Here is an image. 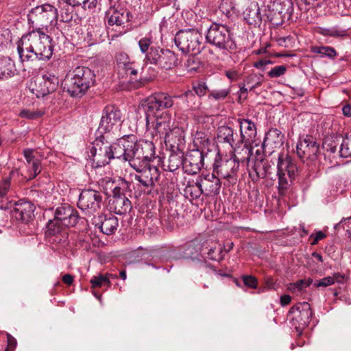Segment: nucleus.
Here are the masks:
<instances>
[{
  "label": "nucleus",
  "mask_w": 351,
  "mask_h": 351,
  "mask_svg": "<svg viewBox=\"0 0 351 351\" xmlns=\"http://www.w3.org/2000/svg\"><path fill=\"white\" fill-rule=\"evenodd\" d=\"M17 53L21 62L34 59L48 61L52 57L54 45L52 38L42 28H33L17 41Z\"/></svg>",
  "instance_id": "nucleus-1"
},
{
  "label": "nucleus",
  "mask_w": 351,
  "mask_h": 351,
  "mask_svg": "<svg viewBox=\"0 0 351 351\" xmlns=\"http://www.w3.org/2000/svg\"><path fill=\"white\" fill-rule=\"evenodd\" d=\"M155 158V145L151 143L148 147H144V152L138 158V167L130 166L137 173L134 178L138 181L136 197L141 194L151 195L156 191V183L158 182L160 172L159 169L149 162Z\"/></svg>",
  "instance_id": "nucleus-2"
},
{
  "label": "nucleus",
  "mask_w": 351,
  "mask_h": 351,
  "mask_svg": "<svg viewBox=\"0 0 351 351\" xmlns=\"http://www.w3.org/2000/svg\"><path fill=\"white\" fill-rule=\"evenodd\" d=\"M150 141L138 140L134 134L124 135L110 143L112 159L117 158L128 161L130 166L138 167V158L144 152V147H148Z\"/></svg>",
  "instance_id": "nucleus-3"
},
{
  "label": "nucleus",
  "mask_w": 351,
  "mask_h": 351,
  "mask_svg": "<svg viewBox=\"0 0 351 351\" xmlns=\"http://www.w3.org/2000/svg\"><path fill=\"white\" fill-rule=\"evenodd\" d=\"M116 69L118 77L129 84L130 88L137 89L144 85V81L138 77L143 67L132 60L125 52L120 51L115 56Z\"/></svg>",
  "instance_id": "nucleus-4"
},
{
  "label": "nucleus",
  "mask_w": 351,
  "mask_h": 351,
  "mask_svg": "<svg viewBox=\"0 0 351 351\" xmlns=\"http://www.w3.org/2000/svg\"><path fill=\"white\" fill-rule=\"evenodd\" d=\"M95 83V74L90 68L79 66L75 67L65 80L66 91L72 97L84 95Z\"/></svg>",
  "instance_id": "nucleus-5"
},
{
  "label": "nucleus",
  "mask_w": 351,
  "mask_h": 351,
  "mask_svg": "<svg viewBox=\"0 0 351 351\" xmlns=\"http://www.w3.org/2000/svg\"><path fill=\"white\" fill-rule=\"evenodd\" d=\"M146 132L151 136L152 141H171V130L174 122L170 113L146 114Z\"/></svg>",
  "instance_id": "nucleus-6"
},
{
  "label": "nucleus",
  "mask_w": 351,
  "mask_h": 351,
  "mask_svg": "<svg viewBox=\"0 0 351 351\" xmlns=\"http://www.w3.org/2000/svg\"><path fill=\"white\" fill-rule=\"evenodd\" d=\"M206 41L223 54L232 53L237 49L233 34L226 25L213 23L206 34Z\"/></svg>",
  "instance_id": "nucleus-7"
},
{
  "label": "nucleus",
  "mask_w": 351,
  "mask_h": 351,
  "mask_svg": "<svg viewBox=\"0 0 351 351\" xmlns=\"http://www.w3.org/2000/svg\"><path fill=\"white\" fill-rule=\"evenodd\" d=\"M202 36L197 29L179 30L174 38L177 47L184 53L201 52L202 47Z\"/></svg>",
  "instance_id": "nucleus-8"
},
{
  "label": "nucleus",
  "mask_w": 351,
  "mask_h": 351,
  "mask_svg": "<svg viewBox=\"0 0 351 351\" xmlns=\"http://www.w3.org/2000/svg\"><path fill=\"white\" fill-rule=\"evenodd\" d=\"M58 10L49 3H45L32 8L27 14L28 23L32 28L47 29L49 25L58 19Z\"/></svg>",
  "instance_id": "nucleus-9"
},
{
  "label": "nucleus",
  "mask_w": 351,
  "mask_h": 351,
  "mask_svg": "<svg viewBox=\"0 0 351 351\" xmlns=\"http://www.w3.org/2000/svg\"><path fill=\"white\" fill-rule=\"evenodd\" d=\"M144 60L165 71L176 68L180 63L178 55L174 51L159 46L151 47Z\"/></svg>",
  "instance_id": "nucleus-10"
},
{
  "label": "nucleus",
  "mask_w": 351,
  "mask_h": 351,
  "mask_svg": "<svg viewBox=\"0 0 351 351\" xmlns=\"http://www.w3.org/2000/svg\"><path fill=\"white\" fill-rule=\"evenodd\" d=\"M103 204L101 193L93 189H84L79 196L77 206L86 215L91 216L99 212Z\"/></svg>",
  "instance_id": "nucleus-11"
},
{
  "label": "nucleus",
  "mask_w": 351,
  "mask_h": 351,
  "mask_svg": "<svg viewBox=\"0 0 351 351\" xmlns=\"http://www.w3.org/2000/svg\"><path fill=\"white\" fill-rule=\"evenodd\" d=\"M90 154L95 167H104L112 160L110 143L105 138L104 135L99 136L93 142Z\"/></svg>",
  "instance_id": "nucleus-12"
},
{
  "label": "nucleus",
  "mask_w": 351,
  "mask_h": 351,
  "mask_svg": "<svg viewBox=\"0 0 351 351\" xmlns=\"http://www.w3.org/2000/svg\"><path fill=\"white\" fill-rule=\"evenodd\" d=\"M58 85V77L53 73H46L31 83V90L38 98L43 97L53 93Z\"/></svg>",
  "instance_id": "nucleus-13"
},
{
  "label": "nucleus",
  "mask_w": 351,
  "mask_h": 351,
  "mask_svg": "<svg viewBox=\"0 0 351 351\" xmlns=\"http://www.w3.org/2000/svg\"><path fill=\"white\" fill-rule=\"evenodd\" d=\"M289 313L293 314L291 325L299 333L308 325L313 316L311 306L306 302L298 303L291 307Z\"/></svg>",
  "instance_id": "nucleus-14"
},
{
  "label": "nucleus",
  "mask_w": 351,
  "mask_h": 351,
  "mask_svg": "<svg viewBox=\"0 0 351 351\" xmlns=\"http://www.w3.org/2000/svg\"><path fill=\"white\" fill-rule=\"evenodd\" d=\"M121 122V111L117 106L109 105L106 106L102 111L99 128L105 132H114L118 130Z\"/></svg>",
  "instance_id": "nucleus-15"
},
{
  "label": "nucleus",
  "mask_w": 351,
  "mask_h": 351,
  "mask_svg": "<svg viewBox=\"0 0 351 351\" xmlns=\"http://www.w3.org/2000/svg\"><path fill=\"white\" fill-rule=\"evenodd\" d=\"M171 96L165 93H155L148 97L144 101V108L146 114H159L158 111L169 108L173 105Z\"/></svg>",
  "instance_id": "nucleus-16"
},
{
  "label": "nucleus",
  "mask_w": 351,
  "mask_h": 351,
  "mask_svg": "<svg viewBox=\"0 0 351 351\" xmlns=\"http://www.w3.org/2000/svg\"><path fill=\"white\" fill-rule=\"evenodd\" d=\"M296 152L300 158L314 161L317 158L319 153V145L315 137L306 135L303 138H300L296 146Z\"/></svg>",
  "instance_id": "nucleus-17"
},
{
  "label": "nucleus",
  "mask_w": 351,
  "mask_h": 351,
  "mask_svg": "<svg viewBox=\"0 0 351 351\" xmlns=\"http://www.w3.org/2000/svg\"><path fill=\"white\" fill-rule=\"evenodd\" d=\"M208 247V241L196 239L180 246L178 249L180 255L186 259L199 260L203 257L204 249Z\"/></svg>",
  "instance_id": "nucleus-18"
},
{
  "label": "nucleus",
  "mask_w": 351,
  "mask_h": 351,
  "mask_svg": "<svg viewBox=\"0 0 351 351\" xmlns=\"http://www.w3.org/2000/svg\"><path fill=\"white\" fill-rule=\"evenodd\" d=\"M239 167V162L232 156L230 159L221 162L220 165H217V162L215 161L213 165V172L227 180L229 184H234L237 180Z\"/></svg>",
  "instance_id": "nucleus-19"
},
{
  "label": "nucleus",
  "mask_w": 351,
  "mask_h": 351,
  "mask_svg": "<svg viewBox=\"0 0 351 351\" xmlns=\"http://www.w3.org/2000/svg\"><path fill=\"white\" fill-rule=\"evenodd\" d=\"M54 217L64 227H74L81 219L77 210L67 204L57 207Z\"/></svg>",
  "instance_id": "nucleus-20"
},
{
  "label": "nucleus",
  "mask_w": 351,
  "mask_h": 351,
  "mask_svg": "<svg viewBox=\"0 0 351 351\" xmlns=\"http://www.w3.org/2000/svg\"><path fill=\"white\" fill-rule=\"evenodd\" d=\"M292 0H271L268 5V14L265 16L268 21H273L279 15L280 18L289 17L293 12Z\"/></svg>",
  "instance_id": "nucleus-21"
},
{
  "label": "nucleus",
  "mask_w": 351,
  "mask_h": 351,
  "mask_svg": "<svg viewBox=\"0 0 351 351\" xmlns=\"http://www.w3.org/2000/svg\"><path fill=\"white\" fill-rule=\"evenodd\" d=\"M105 19L108 25L121 26L126 23L131 22L133 19V15L127 9H117L113 5H110L106 12Z\"/></svg>",
  "instance_id": "nucleus-22"
},
{
  "label": "nucleus",
  "mask_w": 351,
  "mask_h": 351,
  "mask_svg": "<svg viewBox=\"0 0 351 351\" xmlns=\"http://www.w3.org/2000/svg\"><path fill=\"white\" fill-rule=\"evenodd\" d=\"M203 151L193 149L186 153L184 158V170L191 175L197 173L204 165Z\"/></svg>",
  "instance_id": "nucleus-23"
},
{
  "label": "nucleus",
  "mask_w": 351,
  "mask_h": 351,
  "mask_svg": "<svg viewBox=\"0 0 351 351\" xmlns=\"http://www.w3.org/2000/svg\"><path fill=\"white\" fill-rule=\"evenodd\" d=\"M93 224L99 228L100 231L104 234L110 235L116 232L119 221L117 217L109 213L108 215H101L97 217H94Z\"/></svg>",
  "instance_id": "nucleus-24"
},
{
  "label": "nucleus",
  "mask_w": 351,
  "mask_h": 351,
  "mask_svg": "<svg viewBox=\"0 0 351 351\" xmlns=\"http://www.w3.org/2000/svg\"><path fill=\"white\" fill-rule=\"evenodd\" d=\"M35 206L30 202L20 200L15 204L12 213L17 220L28 223L34 217Z\"/></svg>",
  "instance_id": "nucleus-25"
},
{
  "label": "nucleus",
  "mask_w": 351,
  "mask_h": 351,
  "mask_svg": "<svg viewBox=\"0 0 351 351\" xmlns=\"http://www.w3.org/2000/svg\"><path fill=\"white\" fill-rule=\"evenodd\" d=\"M240 139L241 143H254L257 134L255 123L249 119H239Z\"/></svg>",
  "instance_id": "nucleus-26"
},
{
  "label": "nucleus",
  "mask_w": 351,
  "mask_h": 351,
  "mask_svg": "<svg viewBox=\"0 0 351 351\" xmlns=\"http://www.w3.org/2000/svg\"><path fill=\"white\" fill-rule=\"evenodd\" d=\"M213 173L202 174L199 177L200 186H202L206 196L216 195L219 193L221 188L220 179Z\"/></svg>",
  "instance_id": "nucleus-27"
},
{
  "label": "nucleus",
  "mask_w": 351,
  "mask_h": 351,
  "mask_svg": "<svg viewBox=\"0 0 351 351\" xmlns=\"http://www.w3.org/2000/svg\"><path fill=\"white\" fill-rule=\"evenodd\" d=\"M110 208L114 213L121 215L130 212L132 206L131 201L126 195L112 194V198L110 201Z\"/></svg>",
  "instance_id": "nucleus-28"
},
{
  "label": "nucleus",
  "mask_w": 351,
  "mask_h": 351,
  "mask_svg": "<svg viewBox=\"0 0 351 351\" xmlns=\"http://www.w3.org/2000/svg\"><path fill=\"white\" fill-rule=\"evenodd\" d=\"M63 226L58 220L54 218L49 221L46 226L45 235L53 243H60L65 238V232Z\"/></svg>",
  "instance_id": "nucleus-29"
},
{
  "label": "nucleus",
  "mask_w": 351,
  "mask_h": 351,
  "mask_svg": "<svg viewBox=\"0 0 351 351\" xmlns=\"http://www.w3.org/2000/svg\"><path fill=\"white\" fill-rule=\"evenodd\" d=\"M252 144L241 143V140H238L231 147L233 150L232 157L239 163L248 162L252 155Z\"/></svg>",
  "instance_id": "nucleus-30"
},
{
  "label": "nucleus",
  "mask_w": 351,
  "mask_h": 351,
  "mask_svg": "<svg viewBox=\"0 0 351 351\" xmlns=\"http://www.w3.org/2000/svg\"><path fill=\"white\" fill-rule=\"evenodd\" d=\"M284 135L277 128H271L265 134L263 143V147L266 152L268 149H274L280 147L283 143Z\"/></svg>",
  "instance_id": "nucleus-31"
},
{
  "label": "nucleus",
  "mask_w": 351,
  "mask_h": 351,
  "mask_svg": "<svg viewBox=\"0 0 351 351\" xmlns=\"http://www.w3.org/2000/svg\"><path fill=\"white\" fill-rule=\"evenodd\" d=\"M277 172L296 176L298 167L291 156L281 153L278 158Z\"/></svg>",
  "instance_id": "nucleus-32"
},
{
  "label": "nucleus",
  "mask_w": 351,
  "mask_h": 351,
  "mask_svg": "<svg viewBox=\"0 0 351 351\" xmlns=\"http://www.w3.org/2000/svg\"><path fill=\"white\" fill-rule=\"evenodd\" d=\"M236 134L233 128L228 125L219 126L217 132V139L219 143H226L232 147L237 142L234 138Z\"/></svg>",
  "instance_id": "nucleus-33"
},
{
  "label": "nucleus",
  "mask_w": 351,
  "mask_h": 351,
  "mask_svg": "<svg viewBox=\"0 0 351 351\" xmlns=\"http://www.w3.org/2000/svg\"><path fill=\"white\" fill-rule=\"evenodd\" d=\"M16 73L14 62L9 57L0 58V80H5Z\"/></svg>",
  "instance_id": "nucleus-34"
},
{
  "label": "nucleus",
  "mask_w": 351,
  "mask_h": 351,
  "mask_svg": "<svg viewBox=\"0 0 351 351\" xmlns=\"http://www.w3.org/2000/svg\"><path fill=\"white\" fill-rule=\"evenodd\" d=\"M264 16L261 14V8L257 5L249 8L244 12V19L250 25L259 26Z\"/></svg>",
  "instance_id": "nucleus-35"
},
{
  "label": "nucleus",
  "mask_w": 351,
  "mask_h": 351,
  "mask_svg": "<svg viewBox=\"0 0 351 351\" xmlns=\"http://www.w3.org/2000/svg\"><path fill=\"white\" fill-rule=\"evenodd\" d=\"M317 33L323 36H330L334 38H343L348 36V30L339 26L330 27H318Z\"/></svg>",
  "instance_id": "nucleus-36"
},
{
  "label": "nucleus",
  "mask_w": 351,
  "mask_h": 351,
  "mask_svg": "<svg viewBox=\"0 0 351 351\" xmlns=\"http://www.w3.org/2000/svg\"><path fill=\"white\" fill-rule=\"evenodd\" d=\"M341 138L340 136H330L324 138L323 147L326 151L325 157L330 156L331 154L337 153V147Z\"/></svg>",
  "instance_id": "nucleus-37"
},
{
  "label": "nucleus",
  "mask_w": 351,
  "mask_h": 351,
  "mask_svg": "<svg viewBox=\"0 0 351 351\" xmlns=\"http://www.w3.org/2000/svg\"><path fill=\"white\" fill-rule=\"evenodd\" d=\"M184 192L186 197L189 198L191 201L200 197L204 193V189L202 186H200V182L198 180L196 182L188 184L186 186Z\"/></svg>",
  "instance_id": "nucleus-38"
},
{
  "label": "nucleus",
  "mask_w": 351,
  "mask_h": 351,
  "mask_svg": "<svg viewBox=\"0 0 351 351\" xmlns=\"http://www.w3.org/2000/svg\"><path fill=\"white\" fill-rule=\"evenodd\" d=\"M278 189L280 195H283L285 192L289 189L295 179V176L287 175L285 173H278Z\"/></svg>",
  "instance_id": "nucleus-39"
},
{
  "label": "nucleus",
  "mask_w": 351,
  "mask_h": 351,
  "mask_svg": "<svg viewBox=\"0 0 351 351\" xmlns=\"http://www.w3.org/2000/svg\"><path fill=\"white\" fill-rule=\"evenodd\" d=\"M169 137H171V141H164L166 144L169 143L171 146L179 147L184 143V132L179 127L173 126Z\"/></svg>",
  "instance_id": "nucleus-40"
},
{
  "label": "nucleus",
  "mask_w": 351,
  "mask_h": 351,
  "mask_svg": "<svg viewBox=\"0 0 351 351\" xmlns=\"http://www.w3.org/2000/svg\"><path fill=\"white\" fill-rule=\"evenodd\" d=\"M313 279L311 278L301 279L295 282L290 283L288 289L293 293H302L306 289L313 284Z\"/></svg>",
  "instance_id": "nucleus-41"
},
{
  "label": "nucleus",
  "mask_w": 351,
  "mask_h": 351,
  "mask_svg": "<svg viewBox=\"0 0 351 351\" xmlns=\"http://www.w3.org/2000/svg\"><path fill=\"white\" fill-rule=\"evenodd\" d=\"M266 167L264 165V160H260L255 162L252 170L250 172V176L253 181H257L261 178H266Z\"/></svg>",
  "instance_id": "nucleus-42"
},
{
  "label": "nucleus",
  "mask_w": 351,
  "mask_h": 351,
  "mask_svg": "<svg viewBox=\"0 0 351 351\" xmlns=\"http://www.w3.org/2000/svg\"><path fill=\"white\" fill-rule=\"evenodd\" d=\"M186 102L187 107L192 110L198 108L200 104L199 98L195 95L193 90H187L183 95L179 96Z\"/></svg>",
  "instance_id": "nucleus-43"
},
{
  "label": "nucleus",
  "mask_w": 351,
  "mask_h": 351,
  "mask_svg": "<svg viewBox=\"0 0 351 351\" xmlns=\"http://www.w3.org/2000/svg\"><path fill=\"white\" fill-rule=\"evenodd\" d=\"M132 184L123 178L119 180L118 185L114 186L112 189V194L124 195L127 196L128 193L130 197L132 193Z\"/></svg>",
  "instance_id": "nucleus-44"
},
{
  "label": "nucleus",
  "mask_w": 351,
  "mask_h": 351,
  "mask_svg": "<svg viewBox=\"0 0 351 351\" xmlns=\"http://www.w3.org/2000/svg\"><path fill=\"white\" fill-rule=\"evenodd\" d=\"M264 81V76L259 73H251L244 80V84L249 86V90L260 86Z\"/></svg>",
  "instance_id": "nucleus-45"
},
{
  "label": "nucleus",
  "mask_w": 351,
  "mask_h": 351,
  "mask_svg": "<svg viewBox=\"0 0 351 351\" xmlns=\"http://www.w3.org/2000/svg\"><path fill=\"white\" fill-rule=\"evenodd\" d=\"M113 277L112 274L94 276L90 280V283L91 284V287L93 289L101 287L102 286H107V287H110L111 286V282L110 280L109 277Z\"/></svg>",
  "instance_id": "nucleus-46"
},
{
  "label": "nucleus",
  "mask_w": 351,
  "mask_h": 351,
  "mask_svg": "<svg viewBox=\"0 0 351 351\" xmlns=\"http://www.w3.org/2000/svg\"><path fill=\"white\" fill-rule=\"evenodd\" d=\"M184 168V158L180 154L171 153L168 159V169L169 171L173 172L180 167Z\"/></svg>",
  "instance_id": "nucleus-47"
},
{
  "label": "nucleus",
  "mask_w": 351,
  "mask_h": 351,
  "mask_svg": "<svg viewBox=\"0 0 351 351\" xmlns=\"http://www.w3.org/2000/svg\"><path fill=\"white\" fill-rule=\"evenodd\" d=\"M12 35L8 28L0 27V49L8 48L12 43Z\"/></svg>",
  "instance_id": "nucleus-48"
},
{
  "label": "nucleus",
  "mask_w": 351,
  "mask_h": 351,
  "mask_svg": "<svg viewBox=\"0 0 351 351\" xmlns=\"http://www.w3.org/2000/svg\"><path fill=\"white\" fill-rule=\"evenodd\" d=\"M219 9L223 14L230 18L235 12L234 0H221Z\"/></svg>",
  "instance_id": "nucleus-49"
},
{
  "label": "nucleus",
  "mask_w": 351,
  "mask_h": 351,
  "mask_svg": "<svg viewBox=\"0 0 351 351\" xmlns=\"http://www.w3.org/2000/svg\"><path fill=\"white\" fill-rule=\"evenodd\" d=\"M311 51L319 54L321 57H328L331 59L335 58L338 55L335 48L329 46L314 47Z\"/></svg>",
  "instance_id": "nucleus-50"
},
{
  "label": "nucleus",
  "mask_w": 351,
  "mask_h": 351,
  "mask_svg": "<svg viewBox=\"0 0 351 351\" xmlns=\"http://www.w3.org/2000/svg\"><path fill=\"white\" fill-rule=\"evenodd\" d=\"M153 43V38L152 36L149 34H147L145 37L141 38L138 43V47L141 53L145 54V57L149 53L150 48L153 46H151Z\"/></svg>",
  "instance_id": "nucleus-51"
},
{
  "label": "nucleus",
  "mask_w": 351,
  "mask_h": 351,
  "mask_svg": "<svg viewBox=\"0 0 351 351\" xmlns=\"http://www.w3.org/2000/svg\"><path fill=\"white\" fill-rule=\"evenodd\" d=\"M338 154L342 158H351V136L342 140Z\"/></svg>",
  "instance_id": "nucleus-52"
},
{
  "label": "nucleus",
  "mask_w": 351,
  "mask_h": 351,
  "mask_svg": "<svg viewBox=\"0 0 351 351\" xmlns=\"http://www.w3.org/2000/svg\"><path fill=\"white\" fill-rule=\"evenodd\" d=\"M230 93V89L223 88L220 90H212L209 91L208 97L215 100H223Z\"/></svg>",
  "instance_id": "nucleus-53"
},
{
  "label": "nucleus",
  "mask_w": 351,
  "mask_h": 351,
  "mask_svg": "<svg viewBox=\"0 0 351 351\" xmlns=\"http://www.w3.org/2000/svg\"><path fill=\"white\" fill-rule=\"evenodd\" d=\"M29 179L35 178L41 172L40 160H34L31 165H28Z\"/></svg>",
  "instance_id": "nucleus-54"
},
{
  "label": "nucleus",
  "mask_w": 351,
  "mask_h": 351,
  "mask_svg": "<svg viewBox=\"0 0 351 351\" xmlns=\"http://www.w3.org/2000/svg\"><path fill=\"white\" fill-rule=\"evenodd\" d=\"M194 142L197 146H199L202 149L206 148L210 144L208 137L202 132H197L195 134Z\"/></svg>",
  "instance_id": "nucleus-55"
},
{
  "label": "nucleus",
  "mask_w": 351,
  "mask_h": 351,
  "mask_svg": "<svg viewBox=\"0 0 351 351\" xmlns=\"http://www.w3.org/2000/svg\"><path fill=\"white\" fill-rule=\"evenodd\" d=\"M100 1L101 0H77V2L75 3V7L82 6L84 10H93Z\"/></svg>",
  "instance_id": "nucleus-56"
},
{
  "label": "nucleus",
  "mask_w": 351,
  "mask_h": 351,
  "mask_svg": "<svg viewBox=\"0 0 351 351\" xmlns=\"http://www.w3.org/2000/svg\"><path fill=\"white\" fill-rule=\"evenodd\" d=\"M43 114V113L40 110L32 111L27 109H23L19 113L21 117L31 120L38 119L41 117Z\"/></svg>",
  "instance_id": "nucleus-57"
},
{
  "label": "nucleus",
  "mask_w": 351,
  "mask_h": 351,
  "mask_svg": "<svg viewBox=\"0 0 351 351\" xmlns=\"http://www.w3.org/2000/svg\"><path fill=\"white\" fill-rule=\"evenodd\" d=\"M287 70V68L285 65L276 66L275 67L272 68L267 73V75L270 78L279 77L285 75Z\"/></svg>",
  "instance_id": "nucleus-58"
},
{
  "label": "nucleus",
  "mask_w": 351,
  "mask_h": 351,
  "mask_svg": "<svg viewBox=\"0 0 351 351\" xmlns=\"http://www.w3.org/2000/svg\"><path fill=\"white\" fill-rule=\"evenodd\" d=\"M199 61L194 56H189L185 62V66L189 71H197L199 67Z\"/></svg>",
  "instance_id": "nucleus-59"
},
{
  "label": "nucleus",
  "mask_w": 351,
  "mask_h": 351,
  "mask_svg": "<svg viewBox=\"0 0 351 351\" xmlns=\"http://www.w3.org/2000/svg\"><path fill=\"white\" fill-rule=\"evenodd\" d=\"M245 286L250 289H256L258 286L257 278L251 275H243L241 277Z\"/></svg>",
  "instance_id": "nucleus-60"
},
{
  "label": "nucleus",
  "mask_w": 351,
  "mask_h": 351,
  "mask_svg": "<svg viewBox=\"0 0 351 351\" xmlns=\"http://www.w3.org/2000/svg\"><path fill=\"white\" fill-rule=\"evenodd\" d=\"M193 91L195 95L199 98L205 95L208 91H210V90L205 82H199L196 86H193Z\"/></svg>",
  "instance_id": "nucleus-61"
},
{
  "label": "nucleus",
  "mask_w": 351,
  "mask_h": 351,
  "mask_svg": "<svg viewBox=\"0 0 351 351\" xmlns=\"http://www.w3.org/2000/svg\"><path fill=\"white\" fill-rule=\"evenodd\" d=\"M332 285H333V280L330 276L324 277L313 283V286L317 288L326 287Z\"/></svg>",
  "instance_id": "nucleus-62"
},
{
  "label": "nucleus",
  "mask_w": 351,
  "mask_h": 351,
  "mask_svg": "<svg viewBox=\"0 0 351 351\" xmlns=\"http://www.w3.org/2000/svg\"><path fill=\"white\" fill-rule=\"evenodd\" d=\"M10 188V180H3L0 183V197H4L6 196L9 189Z\"/></svg>",
  "instance_id": "nucleus-63"
},
{
  "label": "nucleus",
  "mask_w": 351,
  "mask_h": 351,
  "mask_svg": "<svg viewBox=\"0 0 351 351\" xmlns=\"http://www.w3.org/2000/svg\"><path fill=\"white\" fill-rule=\"evenodd\" d=\"M60 21L64 23H69L72 21L73 19V11L66 10L65 11H61Z\"/></svg>",
  "instance_id": "nucleus-64"
}]
</instances>
